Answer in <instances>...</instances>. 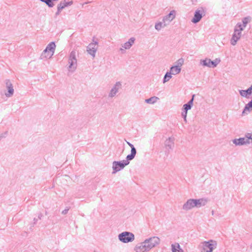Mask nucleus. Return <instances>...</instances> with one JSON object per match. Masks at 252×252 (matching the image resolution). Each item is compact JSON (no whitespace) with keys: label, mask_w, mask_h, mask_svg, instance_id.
<instances>
[{"label":"nucleus","mask_w":252,"mask_h":252,"mask_svg":"<svg viewBox=\"0 0 252 252\" xmlns=\"http://www.w3.org/2000/svg\"><path fill=\"white\" fill-rule=\"evenodd\" d=\"M133 158L126 156V159L122 161H114L112 163V174H115L120 170L123 169L126 165L129 164V161Z\"/></svg>","instance_id":"nucleus-1"},{"label":"nucleus","mask_w":252,"mask_h":252,"mask_svg":"<svg viewBox=\"0 0 252 252\" xmlns=\"http://www.w3.org/2000/svg\"><path fill=\"white\" fill-rule=\"evenodd\" d=\"M7 131H6V132H5V134H7Z\"/></svg>","instance_id":"nucleus-43"},{"label":"nucleus","mask_w":252,"mask_h":252,"mask_svg":"<svg viewBox=\"0 0 252 252\" xmlns=\"http://www.w3.org/2000/svg\"><path fill=\"white\" fill-rule=\"evenodd\" d=\"M165 146L166 148L168 149H172L174 147V138L169 137L165 141Z\"/></svg>","instance_id":"nucleus-22"},{"label":"nucleus","mask_w":252,"mask_h":252,"mask_svg":"<svg viewBox=\"0 0 252 252\" xmlns=\"http://www.w3.org/2000/svg\"><path fill=\"white\" fill-rule=\"evenodd\" d=\"M249 134L251 135V138H250V141H251V143H252V133H248Z\"/></svg>","instance_id":"nucleus-38"},{"label":"nucleus","mask_w":252,"mask_h":252,"mask_svg":"<svg viewBox=\"0 0 252 252\" xmlns=\"http://www.w3.org/2000/svg\"><path fill=\"white\" fill-rule=\"evenodd\" d=\"M194 97V94H193L192 96V98L188 101V103L184 104L182 109H183L185 111H188V110L191 109V108L193 105Z\"/></svg>","instance_id":"nucleus-20"},{"label":"nucleus","mask_w":252,"mask_h":252,"mask_svg":"<svg viewBox=\"0 0 252 252\" xmlns=\"http://www.w3.org/2000/svg\"><path fill=\"white\" fill-rule=\"evenodd\" d=\"M206 9L203 7H200L196 10H195L194 16L191 19V22L194 24L198 23L203 16H204L206 14Z\"/></svg>","instance_id":"nucleus-5"},{"label":"nucleus","mask_w":252,"mask_h":252,"mask_svg":"<svg viewBox=\"0 0 252 252\" xmlns=\"http://www.w3.org/2000/svg\"><path fill=\"white\" fill-rule=\"evenodd\" d=\"M42 217H43V215L40 213L38 215V219L39 220H41Z\"/></svg>","instance_id":"nucleus-37"},{"label":"nucleus","mask_w":252,"mask_h":252,"mask_svg":"<svg viewBox=\"0 0 252 252\" xmlns=\"http://www.w3.org/2000/svg\"><path fill=\"white\" fill-rule=\"evenodd\" d=\"M192 199L194 207L196 208H200L202 206H205L208 202L207 199L204 198Z\"/></svg>","instance_id":"nucleus-12"},{"label":"nucleus","mask_w":252,"mask_h":252,"mask_svg":"<svg viewBox=\"0 0 252 252\" xmlns=\"http://www.w3.org/2000/svg\"><path fill=\"white\" fill-rule=\"evenodd\" d=\"M251 21V18L250 17H246L242 20L243 25L244 27H245L248 23Z\"/></svg>","instance_id":"nucleus-32"},{"label":"nucleus","mask_w":252,"mask_h":252,"mask_svg":"<svg viewBox=\"0 0 252 252\" xmlns=\"http://www.w3.org/2000/svg\"><path fill=\"white\" fill-rule=\"evenodd\" d=\"M125 141H126L127 144L131 148V151L130 154L127 155L128 158H134L136 156V150L134 146L130 142L127 141L126 139Z\"/></svg>","instance_id":"nucleus-18"},{"label":"nucleus","mask_w":252,"mask_h":252,"mask_svg":"<svg viewBox=\"0 0 252 252\" xmlns=\"http://www.w3.org/2000/svg\"><path fill=\"white\" fill-rule=\"evenodd\" d=\"M158 99L159 98L157 96H152L150 97L149 98L146 99L145 100V102L148 104H154Z\"/></svg>","instance_id":"nucleus-26"},{"label":"nucleus","mask_w":252,"mask_h":252,"mask_svg":"<svg viewBox=\"0 0 252 252\" xmlns=\"http://www.w3.org/2000/svg\"><path fill=\"white\" fill-rule=\"evenodd\" d=\"M134 235L130 232L124 231L120 233L118 235V239L120 241L124 243H128L134 241Z\"/></svg>","instance_id":"nucleus-4"},{"label":"nucleus","mask_w":252,"mask_h":252,"mask_svg":"<svg viewBox=\"0 0 252 252\" xmlns=\"http://www.w3.org/2000/svg\"><path fill=\"white\" fill-rule=\"evenodd\" d=\"M210 61L211 59L206 58L204 60H201L200 61V63L203 66H207L210 67Z\"/></svg>","instance_id":"nucleus-27"},{"label":"nucleus","mask_w":252,"mask_h":252,"mask_svg":"<svg viewBox=\"0 0 252 252\" xmlns=\"http://www.w3.org/2000/svg\"><path fill=\"white\" fill-rule=\"evenodd\" d=\"M120 50L121 51L122 53H124V52H125V50L124 49H123V48H121Z\"/></svg>","instance_id":"nucleus-40"},{"label":"nucleus","mask_w":252,"mask_h":252,"mask_svg":"<svg viewBox=\"0 0 252 252\" xmlns=\"http://www.w3.org/2000/svg\"><path fill=\"white\" fill-rule=\"evenodd\" d=\"M135 40V38L131 37L128 41L126 42L122 45V47L126 49H129L132 46Z\"/></svg>","instance_id":"nucleus-23"},{"label":"nucleus","mask_w":252,"mask_h":252,"mask_svg":"<svg viewBox=\"0 0 252 252\" xmlns=\"http://www.w3.org/2000/svg\"><path fill=\"white\" fill-rule=\"evenodd\" d=\"M220 62V60L218 59H216L215 61H210V67L214 68L217 66V65Z\"/></svg>","instance_id":"nucleus-30"},{"label":"nucleus","mask_w":252,"mask_h":252,"mask_svg":"<svg viewBox=\"0 0 252 252\" xmlns=\"http://www.w3.org/2000/svg\"><path fill=\"white\" fill-rule=\"evenodd\" d=\"M251 249H252V245L251 246Z\"/></svg>","instance_id":"nucleus-44"},{"label":"nucleus","mask_w":252,"mask_h":252,"mask_svg":"<svg viewBox=\"0 0 252 252\" xmlns=\"http://www.w3.org/2000/svg\"><path fill=\"white\" fill-rule=\"evenodd\" d=\"M252 111V98L251 101H250L248 103H247L242 112V115L244 116L245 115H247L249 113H250Z\"/></svg>","instance_id":"nucleus-17"},{"label":"nucleus","mask_w":252,"mask_h":252,"mask_svg":"<svg viewBox=\"0 0 252 252\" xmlns=\"http://www.w3.org/2000/svg\"><path fill=\"white\" fill-rule=\"evenodd\" d=\"M160 239L158 237L154 236L145 240V243L148 244L150 250L156 247L160 243Z\"/></svg>","instance_id":"nucleus-9"},{"label":"nucleus","mask_w":252,"mask_h":252,"mask_svg":"<svg viewBox=\"0 0 252 252\" xmlns=\"http://www.w3.org/2000/svg\"><path fill=\"white\" fill-rule=\"evenodd\" d=\"M239 93L242 96L249 98V96L252 95V90L249 88L246 90H239Z\"/></svg>","instance_id":"nucleus-21"},{"label":"nucleus","mask_w":252,"mask_h":252,"mask_svg":"<svg viewBox=\"0 0 252 252\" xmlns=\"http://www.w3.org/2000/svg\"><path fill=\"white\" fill-rule=\"evenodd\" d=\"M171 247L172 252H183V251L181 249L180 246L178 243L172 244Z\"/></svg>","instance_id":"nucleus-25"},{"label":"nucleus","mask_w":252,"mask_h":252,"mask_svg":"<svg viewBox=\"0 0 252 252\" xmlns=\"http://www.w3.org/2000/svg\"><path fill=\"white\" fill-rule=\"evenodd\" d=\"M69 210V208L66 207L64 210H63L62 212L63 215H65L68 213V210Z\"/></svg>","instance_id":"nucleus-35"},{"label":"nucleus","mask_w":252,"mask_h":252,"mask_svg":"<svg viewBox=\"0 0 252 252\" xmlns=\"http://www.w3.org/2000/svg\"><path fill=\"white\" fill-rule=\"evenodd\" d=\"M122 88V83L120 82H117L114 85L113 88L110 90V92L109 94V97H113L118 92L119 90Z\"/></svg>","instance_id":"nucleus-11"},{"label":"nucleus","mask_w":252,"mask_h":252,"mask_svg":"<svg viewBox=\"0 0 252 252\" xmlns=\"http://www.w3.org/2000/svg\"><path fill=\"white\" fill-rule=\"evenodd\" d=\"M53 55H51V53L50 52H46L45 54H44V51H43L41 55V59H43L44 58H50Z\"/></svg>","instance_id":"nucleus-31"},{"label":"nucleus","mask_w":252,"mask_h":252,"mask_svg":"<svg viewBox=\"0 0 252 252\" xmlns=\"http://www.w3.org/2000/svg\"><path fill=\"white\" fill-rule=\"evenodd\" d=\"M37 220H38V219H36V218H34V219H33V221H34V222H33V224H36V222H37Z\"/></svg>","instance_id":"nucleus-39"},{"label":"nucleus","mask_w":252,"mask_h":252,"mask_svg":"<svg viewBox=\"0 0 252 252\" xmlns=\"http://www.w3.org/2000/svg\"><path fill=\"white\" fill-rule=\"evenodd\" d=\"M251 135L247 133L244 137H240L239 138H235L232 140L233 144L236 146H242L244 145L249 144L251 143L250 138Z\"/></svg>","instance_id":"nucleus-6"},{"label":"nucleus","mask_w":252,"mask_h":252,"mask_svg":"<svg viewBox=\"0 0 252 252\" xmlns=\"http://www.w3.org/2000/svg\"><path fill=\"white\" fill-rule=\"evenodd\" d=\"M5 136L4 135H3L2 134H0V140H1V138L4 137Z\"/></svg>","instance_id":"nucleus-41"},{"label":"nucleus","mask_w":252,"mask_h":252,"mask_svg":"<svg viewBox=\"0 0 252 252\" xmlns=\"http://www.w3.org/2000/svg\"><path fill=\"white\" fill-rule=\"evenodd\" d=\"M6 86L7 88V93H5L7 97H10L13 94L14 89L10 81L9 80H6Z\"/></svg>","instance_id":"nucleus-14"},{"label":"nucleus","mask_w":252,"mask_h":252,"mask_svg":"<svg viewBox=\"0 0 252 252\" xmlns=\"http://www.w3.org/2000/svg\"><path fill=\"white\" fill-rule=\"evenodd\" d=\"M172 78L171 72H167L164 76L163 83H165L168 82Z\"/></svg>","instance_id":"nucleus-29"},{"label":"nucleus","mask_w":252,"mask_h":252,"mask_svg":"<svg viewBox=\"0 0 252 252\" xmlns=\"http://www.w3.org/2000/svg\"><path fill=\"white\" fill-rule=\"evenodd\" d=\"M176 11L175 10L171 11L168 14L166 15L163 18V23H166L167 25L172 21L175 17Z\"/></svg>","instance_id":"nucleus-13"},{"label":"nucleus","mask_w":252,"mask_h":252,"mask_svg":"<svg viewBox=\"0 0 252 252\" xmlns=\"http://www.w3.org/2000/svg\"><path fill=\"white\" fill-rule=\"evenodd\" d=\"M94 37H93V42L90 43L87 47V51L90 55L93 57H95V53L97 49L98 42L94 41Z\"/></svg>","instance_id":"nucleus-8"},{"label":"nucleus","mask_w":252,"mask_h":252,"mask_svg":"<svg viewBox=\"0 0 252 252\" xmlns=\"http://www.w3.org/2000/svg\"><path fill=\"white\" fill-rule=\"evenodd\" d=\"M194 207L193 199H189L183 205V209L185 211H189Z\"/></svg>","instance_id":"nucleus-15"},{"label":"nucleus","mask_w":252,"mask_h":252,"mask_svg":"<svg viewBox=\"0 0 252 252\" xmlns=\"http://www.w3.org/2000/svg\"><path fill=\"white\" fill-rule=\"evenodd\" d=\"M181 71V68L179 67V66L173 65L170 67V72H171V74L173 75H176L179 74Z\"/></svg>","instance_id":"nucleus-24"},{"label":"nucleus","mask_w":252,"mask_h":252,"mask_svg":"<svg viewBox=\"0 0 252 252\" xmlns=\"http://www.w3.org/2000/svg\"><path fill=\"white\" fill-rule=\"evenodd\" d=\"M202 250L201 252H213L217 246V243L213 240L204 241L201 243Z\"/></svg>","instance_id":"nucleus-2"},{"label":"nucleus","mask_w":252,"mask_h":252,"mask_svg":"<svg viewBox=\"0 0 252 252\" xmlns=\"http://www.w3.org/2000/svg\"><path fill=\"white\" fill-rule=\"evenodd\" d=\"M61 10H59V8L57 7V11L56 12L55 15L56 16L59 15L61 12Z\"/></svg>","instance_id":"nucleus-36"},{"label":"nucleus","mask_w":252,"mask_h":252,"mask_svg":"<svg viewBox=\"0 0 252 252\" xmlns=\"http://www.w3.org/2000/svg\"><path fill=\"white\" fill-rule=\"evenodd\" d=\"M188 111H185L182 109V116L184 118L185 121H187V116Z\"/></svg>","instance_id":"nucleus-34"},{"label":"nucleus","mask_w":252,"mask_h":252,"mask_svg":"<svg viewBox=\"0 0 252 252\" xmlns=\"http://www.w3.org/2000/svg\"><path fill=\"white\" fill-rule=\"evenodd\" d=\"M73 4L72 1H66L65 0L61 1L60 3L58 5V7L59 10H62L65 7L71 5Z\"/></svg>","instance_id":"nucleus-19"},{"label":"nucleus","mask_w":252,"mask_h":252,"mask_svg":"<svg viewBox=\"0 0 252 252\" xmlns=\"http://www.w3.org/2000/svg\"><path fill=\"white\" fill-rule=\"evenodd\" d=\"M184 59L183 58H180L179 60H178L176 62V65H175L179 66V67L181 68V67L184 63Z\"/></svg>","instance_id":"nucleus-33"},{"label":"nucleus","mask_w":252,"mask_h":252,"mask_svg":"<svg viewBox=\"0 0 252 252\" xmlns=\"http://www.w3.org/2000/svg\"><path fill=\"white\" fill-rule=\"evenodd\" d=\"M164 23V25L162 26V22H159L158 23H157L155 24V29L158 31H160L161 29V28H164L167 26V24L166 23Z\"/></svg>","instance_id":"nucleus-28"},{"label":"nucleus","mask_w":252,"mask_h":252,"mask_svg":"<svg viewBox=\"0 0 252 252\" xmlns=\"http://www.w3.org/2000/svg\"><path fill=\"white\" fill-rule=\"evenodd\" d=\"M56 48V45L54 42H50L46 47V48L44 50V54L46 52H50L51 53V55H53Z\"/></svg>","instance_id":"nucleus-16"},{"label":"nucleus","mask_w":252,"mask_h":252,"mask_svg":"<svg viewBox=\"0 0 252 252\" xmlns=\"http://www.w3.org/2000/svg\"><path fill=\"white\" fill-rule=\"evenodd\" d=\"M243 30V28L241 23L237 24L234 32L232 35L230 42L232 45H235L237 41L240 38L241 36V32Z\"/></svg>","instance_id":"nucleus-3"},{"label":"nucleus","mask_w":252,"mask_h":252,"mask_svg":"<svg viewBox=\"0 0 252 252\" xmlns=\"http://www.w3.org/2000/svg\"><path fill=\"white\" fill-rule=\"evenodd\" d=\"M161 22H162V26H163V25H164V23H163V21H162Z\"/></svg>","instance_id":"nucleus-42"},{"label":"nucleus","mask_w":252,"mask_h":252,"mask_svg":"<svg viewBox=\"0 0 252 252\" xmlns=\"http://www.w3.org/2000/svg\"><path fill=\"white\" fill-rule=\"evenodd\" d=\"M68 63L69 65L68 68L72 71H74L77 66V59L76 58V52L74 51H72L70 53Z\"/></svg>","instance_id":"nucleus-7"},{"label":"nucleus","mask_w":252,"mask_h":252,"mask_svg":"<svg viewBox=\"0 0 252 252\" xmlns=\"http://www.w3.org/2000/svg\"><path fill=\"white\" fill-rule=\"evenodd\" d=\"M134 251L136 252H146L150 251L148 244L145 243V241L140 243L137 244L135 248Z\"/></svg>","instance_id":"nucleus-10"}]
</instances>
